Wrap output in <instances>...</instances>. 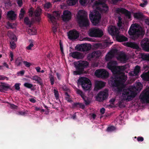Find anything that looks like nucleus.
Wrapping results in <instances>:
<instances>
[{
	"mask_svg": "<svg viewBox=\"0 0 149 149\" xmlns=\"http://www.w3.org/2000/svg\"><path fill=\"white\" fill-rule=\"evenodd\" d=\"M117 63L115 61H111L107 64V67L114 74H116L111 77L109 81L110 86H112L113 90L119 93L123 89V91L121 98L123 100L129 101L132 100L143 88V85L140 82H136L134 87H130L129 88L124 89V83L127 79V75L122 72L126 68L125 66H117Z\"/></svg>",
	"mask_w": 149,
	"mask_h": 149,
	"instance_id": "nucleus-1",
	"label": "nucleus"
},
{
	"mask_svg": "<svg viewBox=\"0 0 149 149\" xmlns=\"http://www.w3.org/2000/svg\"><path fill=\"white\" fill-rule=\"evenodd\" d=\"M106 0H91L89 4H91L94 10L89 14V17L94 25H96L100 22L101 16L98 11L105 12L108 10V7L105 4Z\"/></svg>",
	"mask_w": 149,
	"mask_h": 149,
	"instance_id": "nucleus-2",
	"label": "nucleus"
},
{
	"mask_svg": "<svg viewBox=\"0 0 149 149\" xmlns=\"http://www.w3.org/2000/svg\"><path fill=\"white\" fill-rule=\"evenodd\" d=\"M77 19L81 27H86L89 25V21L87 18V13L84 10H79L77 14Z\"/></svg>",
	"mask_w": 149,
	"mask_h": 149,
	"instance_id": "nucleus-3",
	"label": "nucleus"
},
{
	"mask_svg": "<svg viewBox=\"0 0 149 149\" xmlns=\"http://www.w3.org/2000/svg\"><path fill=\"white\" fill-rule=\"evenodd\" d=\"M128 33L130 35L135 37L139 36V35L143 34L145 32L139 25L135 24L131 25Z\"/></svg>",
	"mask_w": 149,
	"mask_h": 149,
	"instance_id": "nucleus-4",
	"label": "nucleus"
},
{
	"mask_svg": "<svg viewBox=\"0 0 149 149\" xmlns=\"http://www.w3.org/2000/svg\"><path fill=\"white\" fill-rule=\"evenodd\" d=\"M78 84L81 86L84 90H89L91 86V84L90 80L85 77H81L78 80Z\"/></svg>",
	"mask_w": 149,
	"mask_h": 149,
	"instance_id": "nucleus-5",
	"label": "nucleus"
},
{
	"mask_svg": "<svg viewBox=\"0 0 149 149\" xmlns=\"http://www.w3.org/2000/svg\"><path fill=\"white\" fill-rule=\"evenodd\" d=\"M29 15L31 17L34 16L36 21L38 22L40 21V16L41 14L42 10L39 8H37L33 12V11L32 8L29 9Z\"/></svg>",
	"mask_w": 149,
	"mask_h": 149,
	"instance_id": "nucleus-6",
	"label": "nucleus"
},
{
	"mask_svg": "<svg viewBox=\"0 0 149 149\" xmlns=\"http://www.w3.org/2000/svg\"><path fill=\"white\" fill-rule=\"evenodd\" d=\"M88 34L92 37H100L103 35V32L99 29L93 28L89 30Z\"/></svg>",
	"mask_w": 149,
	"mask_h": 149,
	"instance_id": "nucleus-7",
	"label": "nucleus"
},
{
	"mask_svg": "<svg viewBox=\"0 0 149 149\" xmlns=\"http://www.w3.org/2000/svg\"><path fill=\"white\" fill-rule=\"evenodd\" d=\"M95 74L97 77L103 79L107 78L109 76L108 72L104 69H100L96 70L95 72Z\"/></svg>",
	"mask_w": 149,
	"mask_h": 149,
	"instance_id": "nucleus-8",
	"label": "nucleus"
},
{
	"mask_svg": "<svg viewBox=\"0 0 149 149\" xmlns=\"http://www.w3.org/2000/svg\"><path fill=\"white\" fill-rule=\"evenodd\" d=\"M108 91L107 89H105L100 92L96 97V100L99 102H102L107 99L109 96Z\"/></svg>",
	"mask_w": 149,
	"mask_h": 149,
	"instance_id": "nucleus-9",
	"label": "nucleus"
},
{
	"mask_svg": "<svg viewBox=\"0 0 149 149\" xmlns=\"http://www.w3.org/2000/svg\"><path fill=\"white\" fill-rule=\"evenodd\" d=\"M140 98L143 103L149 102V87L143 92Z\"/></svg>",
	"mask_w": 149,
	"mask_h": 149,
	"instance_id": "nucleus-10",
	"label": "nucleus"
},
{
	"mask_svg": "<svg viewBox=\"0 0 149 149\" xmlns=\"http://www.w3.org/2000/svg\"><path fill=\"white\" fill-rule=\"evenodd\" d=\"M61 12L60 11H55L53 12V15L47 14V17H49L50 20L54 24L56 23V20L60 17Z\"/></svg>",
	"mask_w": 149,
	"mask_h": 149,
	"instance_id": "nucleus-11",
	"label": "nucleus"
},
{
	"mask_svg": "<svg viewBox=\"0 0 149 149\" xmlns=\"http://www.w3.org/2000/svg\"><path fill=\"white\" fill-rule=\"evenodd\" d=\"M68 37L70 39H76L79 36V33L75 30H71L67 33Z\"/></svg>",
	"mask_w": 149,
	"mask_h": 149,
	"instance_id": "nucleus-12",
	"label": "nucleus"
},
{
	"mask_svg": "<svg viewBox=\"0 0 149 149\" xmlns=\"http://www.w3.org/2000/svg\"><path fill=\"white\" fill-rule=\"evenodd\" d=\"M109 33L111 35L116 36L120 33L119 29L113 26H109L108 28Z\"/></svg>",
	"mask_w": 149,
	"mask_h": 149,
	"instance_id": "nucleus-13",
	"label": "nucleus"
},
{
	"mask_svg": "<svg viewBox=\"0 0 149 149\" xmlns=\"http://www.w3.org/2000/svg\"><path fill=\"white\" fill-rule=\"evenodd\" d=\"M141 44L143 49L145 51H149V39L145 38L141 41Z\"/></svg>",
	"mask_w": 149,
	"mask_h": 149,
	"instance_id": "nucleus-14",
	"label": "nucleus"
},
{
	"mask_svg": "<svg viewBox=\"0 0 149 149\" xmlns=\"http://www.w3.org/2000/svg\"><path fill=\"white\" fill-rule=\"evenodd\" d=\"M62 17L63 21H68L71 19V13L68 10H64L63 11V14L62 15Z\"/></svg>",
	"mask_w": 149,
	"mask_h": 149,
	"instance_id": "nucleus-15",
	"label": "nucleus"
},
{
	"mask_svg": "<svg viewBox=\"0 0 149 149\" xmlns=\"http://www.w3.org/2000/svg\"><path fill=\"white\" fill-rule=\"evenodd\" d=\"M105 84L102 81L96 80L95 81V89L96 90L100 89L105 86Z\"/></svg>",
	"mask_w": 149,
	"mask_h": 149,
	"instance_id": "nucleus-16",
	"label": "nucleus"
},
{
	"mask_svg": "<svg viewBox=\"0 0 149 149\" xmlns=\"http://www.w3.org/2000/svg\"><path fill=\"white\" fill-rule=\"evenodd\" d=\"M116 11L118 13L125 14L127 17L129 19L131 18V13L124 8H118L116 9Z\"/></svg>",
	"mask_w": 149,
	"mask_h": 149,
	"instance_id": "nucleus-17",
	"label": "nucleus"
},
{
	"mask_svg": "<svg viewBox=\"0 0 149 149\" xmlns=\"http://www.w3.org/2000/svg\"><path fill=\"white\" fill-rule=\"evenodd\" d=\"M117 53V50L115 49L112 50L111 51L108 53L106 55L105 57V60L106 61H109L110 59L113 57Z\"/></svg>",
	"mask_w": 149,
	"mask_h": 149,
	"instance_id": "nucleus-18",
	"label": "nucleus"
},
{
	"mask_svg": "<svg viewBox=\"0 0 149 149\" xmlns=\"http://www.w3.org/2000/svg\"><path fill=\"white\" fill-rule=\"evenodd\" d=\"M75 65L78 68H84L87 67L88 65V63L86 61H79L77 62H74Z\"/></svg>",
	"mask_w": 149,
	"mask_h": 149,
	"instance_id": "nucleus-19",
	"label": "nucleus"
},
{
	"mask_svg": "<svg viewBox=\"0 0 149 149\" xmlns=\"http://www.w3.org/2000/svg\"><path fill=\"white\" fill-rule=\"evenodd\" d=\"M117 59L122 62H125L128 59V58L125 54L123 52L118 54V56L117 57Z\"/></svg>",
	"mask_w": 149,
	"mask_h": 149,
	"instance_id": "nucleus-20",
	"label": "nucleus"
},
{
	"mask_svg": "<svg viewBox=\"0 0 149 149\" xmlns=\"http://www.w3.org/2000/svg\"><path fill=\"white\" fill-rule=\"evenodd\" d=\"M70 56L73 58L79 59L82 58L83 56L82 54L77 52H74L70 53Z\"/></svg>",
	"mask_w": 149,
	"mask_h": 149,
	"instance_id": "nucleus-21",
	"label": "nucleus"
},
{
	"mask_svg": "<svg viewBox=\"0 0 149 149\" xmlns=\"http://www.w3.org/2000/svg\"><path fill=\"white\" fill-rule=\"evenodd\" d=\"M101 54L100 51H97L89 54L88 58V59H90L93 58L98 57L100 56Z\"/></svg>",
	"mask_w": 149,
	"mask_h": 149,
	"instance_id": "nucleus-22",
	"label": "nucleus"
},
{
	"mask_svg": "<svg viewBox=\"0 0 149 149\" xmlns=\"http://www.w3.org/2000/svg\"><path fill=\"white\" fill-rule=\"evenodd\" d=\"M91 48V45L88 44H85L80 46V50L81 51H87L90 50Z\"/></svg>",
	"mask_w": 149,
	"mask_h": 149,
	"instance_id": "nucleus-23",
	"label": "nucleus"
},
{
	"mask_svg": "<svg viewBox=\"0 0 149 149\" xmlns=\"http://www.w3.org/2000/svg\"><path fill=\"white\" fill-rule=\"evenodd\" d=\"M140 67L138 65L136 66L134 70L129 73L130 75L131 76H133L137 75L140 71Z\"/></svg>",
	"mask_w": 149,
	"mask_h": 149,
	"instance_id": "nucleus-24",
	"label": "nucleus"
},
{
	"mask_svg": "<svg viewBox=\"0 0 149 149\" xmlns=\"http://www.w3.org/2000/svg\"><path fill=\"white\" fill-rule=\"evenodd\" d=\"M23 62L22 58L21 57H19L17 58L15 60V66L17 67L21 66Z\"/></svg>",
	"mask_w": 149,
	"mask_h": 149,
	"instance_id": "nucleus-25",
	"label": "nucleus"
},
{
	"mask_svg": "<svg viewBox=\"0 0 149 149\" xmlns=\"http://www.w3.org/2000/svg\"><path fill=\"white\" fill-rule=\"evenodd\" d=\"M116 38L117 40L119 42L125 41L127 40V38L123 35H120L119 34L116 35Z\"/></svg>",
	"mask_w": 149,
	"mask_h": 149,
	"instance_id": "nucleus-26",
	"label": "nucleus"
},
{
	"mask_svg": "<svg viewBox=\"0 0 149 149\" xmlns=\"http://www.w3.org/2000/svg\"><path fill=\"white\" fill-rule=\"evenodd\" d=\"M7 15L8 17L11 19H15L16 17V14L12 10L8 12Z\"/></svg>",
	"mask_w": 149,
	"mask_h": 149,
	"instance_id": "nucleus-27",
	"label": "nucleus"
},
{
	"mask_svg": "<svg viewBox=\"0 0 149 149\" xmlns=\"http://www.w3.org/2000/svg\"><path fill=\"white\" fill-rule=\"evenodd\" d=\"M31 79L36 81L40 85H42L43 84L41 79L38 76H33L31 78Z\"/></svg>",
	"mask_w": 149,
	"mask_h": 149,
	"instance_id": "nucleus-28",
	"label": "nucleus"
},
{
	"mask_svg": "<svg viewBox=\"0 0 149 149\" xmlns=\"http://www.w3.org/2000/svg\"><path fill=\"white\" fill-rule=\"evenodd\" d=\"M141 77L143 80L149 81V71L147 72L143 73Z\"/></svg>",
	"mask_w": 149,
	"mask_h": 149,
	"instance_id": "nucleus-29",
	"label": "nucleus"
},
{
	"mask_svg": "<svg viewBox=\"0 0 149 149\" xmlns=\"http://www.w3.org/2000/svg\"><path fill=\"white\" fill-rule=\"evenodd\" d=\"M7 35L11 40H14L15 41H17V38L16 36L12 32L8 31V32Z\"/></svg>",
	"mask_w": 149,
	"mask_h": 149,
	"instance_id": "nucleus-30",
	"label": "nucleus"
},
{
	"mask_svg": "<svg viewBox=\"0 0 149 149\" xmlns=\"http://www.w3.org/2000/svg\"><path fill=\"white\" fill-rule=\"evenodd\" d=\"M10 88V86L7 84L2 83L0 85V91H2L3 90H6Z\"/></svg>",
	"mask_w": 149,
	"mask_h": 149,
	"instance_id": "nucleus-31",
	"label": "nucleus"
},
{
	"mask_svg": "<svg viewBox=\"0 0 149 149\" xmlns=\"http://www.w3.org/2000/svg\"><path fill=\"white\" fill-rule=\"evenodd\" d=\"M78 0H67V3L70 6L75 5L77 2Z\"/></svg>",
	"mask_w": 149,
	"mask_h": 149,
	"instance_id": "nucleus-32",
	"label": "nucleus"
},
{
	"mask_svg": "<svg viewBox=\"0 0 149 149\" xmlns=\"http://www.w3.org/2000/svg\"><path fill=\"white\" fill-rule=\"evenodd\" d=\"M28 32L30 35H34L36 33V30L34 28L29 29L28 31Z\"/></svg>",
	"mask_w": 149,
	"mask_h": 149,
	"instance_id": "nucleus-33",
	"label": "nucleus"
},
{
	"mask_svg": "<svg viewBox=\"0 0 149 149\" xmlns=\"http://www.w3.org/2000/svg\"><path fill=\"white\" fill-rule=\"evenodd\" d=\"M7 27L8 29H13L16 26V24L15 23H10L8 22L7 23Z\"/></svg>",
	"mask_w": 149,
	"mask_h": 149,
	"instance_id": "nucleus-34",
	"label": "nucleus"
},
{
	"mask_svg": "<svg viewBox=\"0 0 149 149\" xmlns=\"http://www.w3.org/2000/svg\"><path fill=\"white\" fill-rule=\"evenodd\" d=\"M141 58L144 60L149 61V54H142Z\"/></svg>",
	"mask_w": 149,
	"mask_h": 149,
	"instance_id": "nucleus-35",
	"label": "nucleus"
},
{
	"mask_svg": "<svg viewBox=\"0 0 149 149\" xmlns=\"http://www.w3.org/2000/svg\"><path fill=\"white\" fill-rule=\"evenodd\" d=\"M134 17L137 19H140L142 18L143 15L140 13H136L134 14Z\"/></svg>",
	"mask_w": 149,
	"mask_h": 149,
	"instance_id": "nucleus-36",
	"label": "nucleus"
},
{
	"mask_svg": "<svg viewBox=\"0 0 149 149\" xmlns=\"http://www.w3.org/2000/svg\"><path fill=\"white\" fill-rule=\"evenodd\" d=\"M81 5L83 6H86L89 3L88 0H79Z\"/></svg>",
	"mask_w": 149,
	"mask_h": 149,
	"instance_id": "nucleus-37",
	"label": "nucleus"
},
{
	"mask_svg": "<svg viewBox=\"0 0 149 149\" xmlns=\"http://www.w3.org/2000/svg\"><path fill=\"white\" fill-rule=\"evenodd\" d=\"M16 47V45L15 42L14 41H11L10 42V47L12 49H15Z\"/></svg>",
	"mask_w": 149,
	"mask_h": 149,
	"instance_id": "nucleus-38",
	"label": "nucleus"
},
{
	"mask_svg": "<svg viewBox=\"0 0 149 149\" xmlns=\"http://www.w3.org/2000/svg\"><path fill=\"white\" fill-rule=\"evenodd\" d=\"M49 78L51 84L53 85L54 84V76L52 74H50L49 75Z\"/></svg>",
	"mask_w": 149,
	"mask_h": 149,
	"instance_id": "nucleus-39",
	"label": "nucleus"
},
{
	"mask_svg": "<svg viewBox=\"0 0 149 149\" xmlns=\"http://www.w3.org/2000/svg\"><path fill=\"white\" fill-rule=\"evenodd\" d=\"M83 100H84L85 103L86 104L88 105L89 104L90 102L91 101L89 99V98L86 97V96H84L83 98H82Z\"/></svg>",
	"mask_w": 149,
	"mask_h": 149,
	"instance_id": "nucleus-40",
	"label": "nucleus"
},
{
	"mask_svg": "<svg viewBox=\"0 0 149 149\" xmlns=\"http://www.w3.org/2000/svg\"><path fill=\"white\" fill-rule=\"evenodd\" d=\"M52 24L53 25L52 27L53 31L54 33H55L56 31V29L58 26V24H57L56 22V23L55 24H54L53 23H52Z\"/></svg>",
	"mask_w": 149,
	"mask_h": 149,
	"instance_id": "nucleus-41",
	"label": "nucleus"
},
{
	"mask_svg": "<svg viewBox=\"0 0 149 149\" xmlns=\"http://www.w3.org/2000/svg\"><path fill=\"white\" fill-rule=\"evenodd\" d=\"M51 7V4L49 3L48 2L46 3L44 5V7L45 10H47V9Z\"/></svg>",
	"mask_w": 149,
	"mask_h": 149,
	"instance_id": "nucleus-42",
	"label": "nucleus"
},
{
	"mask_svg": "<svg viewBox=\"0 0 149 149\" xmlns=\"http://www.w3.org/2000/svg\"><path fill=\"white\" fill-rule=\"evenodd\" d=\"M24 85L25 87L29 88H31L33 86V84L27 82L24 83Z\"/></svg>",
	"mask_w": 149,
	"mask_h": 149,
	"instance_id": "nucleus-43",
	"label": "nucleus"
},
{
	"mask_svg": "<svg viewBox=\"0 0 149 149\" xmlns=\"http://www.w3.org/2000/svg\"><path fill=\"white\" fill-rule=\"evenodd\" d=\"M20 13L19 14V17L20 19L23 18L24 14L25 13V11L24 9L22 8L20 10Z\"/></svg>",
	"mask_w": 149,
	"mask_h": 149,
	"instance_id": "nucleus-44",
	"label": "nucleus"
},
{
	"mask_svg": "<svg viewBox=\"0 0 149 149\" xmlns=\"http://www.w3.org/2000/svg\"><path fill=\"white\" fill-rule=\"evenodd\" d=\"M54 93L55 97L56 100L59 98V93L58 90L56 89H54Z\"/></svg>",
	"mask_w": 149,
	"mask_h": 149,
	"instance_id": "nucleus-45",
	"label": "nucleus"
},
{
	"mask_svg": "<svg viewBox=\"0 0 149 149\" xmlns=\"http://www.w3.org/2000/svg\"><path fill=\"white\" fill-rule=\"evenodd\" d=\"M116 130L115 127L113 126L109 127L107 129V131L109 132L113 131Z\"/></svg>",
	"mask_w": 149,
	"mask_h": 149,
	"instance_id": "nucleus-46",
	"label": "nucleus"
},
{
	"mask_svg": "<svg viewBox=\"0 0 149 149\" xmlns=\"http://www.w3.org/2000/svg\"><path fill=\"white\" fill-rule=\"evenodd\" d=\"M77 92L78 94L80 95L82 98H83L85 96L84 94L79 89H77Z\"/></svg>",
	"mask_w": 149,
	"mask_h": 149,
	"instance_id": "nucleus-47",
	"label": "nucleus"
},
{
	"mask_svg": "<svg viewBox=\"0 0 149 149\" xmlns=\"http://www.w3.org/2000/svg\"><path fill=\"white\" fill-rule=\"evenodd\" d=\"M24 23L27 25H30L31 24V22L28 17H26L24 19Z\"/></svg>",
	"mask_w": 149,
	"mask_h": 149,
	"instance_id": "nucleus-48",
	"label": "nucleus"
},
{
	"mask_svg": "<svg viewBox=\"0 0 149 149\" xmlns=\"http://www.w3.org/2000/svg\"><path fill=\"white\" fill-rule=\"evenodd\" d=\"M65 99L67 101L69 102L71 101V100L69 98L70 95L67 92H65Z\"/></svg>",
	"mask_w": 149,
	"mask_h": 149,
	"instance_id": "nucleus-49",
	"label": "nucleus"
},
{
	"mask_svg": "<svg viewBox=\"0 0 149 149\" xmlns=\"http://www.w3.org/2000/svg\"><path fill=\"white\" fill-rule=\"evenodd\" d=\"M24 64L27 67H29L31 65V64L26 61H24L23 62Z\"/></svg>",
	"mask_w": 149,
	"mask_h": 149,
	"instance_id": "nucleus-50",
	"label": "nucleus"
},
{
	"mask_svg": "<svg viewBox=\"0 0 149 149\" xmlns=\"http://www.w3.org/2000/svg\"><path fill=\"white\" fill-rule=\"evenodd\" d=\"M144 2V3H141L140 4V6L141 7H144L147 4L148 2L146 0H142Z\"/></svg>",
	"mask_w": 149,
	"mask_h": 149,
	"instance_id": "nucleus-51",
	"label": "nucleus"
},
{
	"mask_svg": "<svg viewBox=\"0 0 149 149\" xmlns=\"http://www.w3.org/2000/svg\"><path fill=\"white\" fill-rule=\"evenodd\" d=\"M33 46V42H32L29 45L26 47V49L28 50H31V48Z\"/></svg>",
	"mask_w": 149,
	"mask_h": 149,
	"instance_id": "nucleus-52",
	"label": "nucleus"
},
{
	"mask_svg": "<svg viewBox=\"0 0 149 149\" xmlns=\"http://www.w3.org/2000/svg\"><path fill=\"white\" fill-rule=\"evenodd\" d=\"M128 46L130 47H133V48H137L138 47V46L137 45H135L133 43H130L129 44Z\"/></svg>",
	"mask_w": 149,
	"mask_h": 149,
	"instance_id": "nucleus-53",
	"label": "nucleus"
},
{
	"mask_svg": "<svg viewBox=\"0 0 149 149\" xmlns=\"http://www.w3.org/2000/svg\"><path fill=\"white\" fill-rule=\"evenodd\" d=\"M7 2H4V4L5 6L6 7H7V8L11 6V3L10 1H7Z\"/></svg>",
	"mask_w": 149,
	"mask_h": 149,
	"instance_id": "nucleus-54",
	"label": "nucleus"
},
{
	"mask_svg": "<svg viewBox=\"0 0 149 149\" xmlns=\"http://www.w3.org/2000/svg\"><path fill=\"white\" fill-rule=\"evenodd\" d=\"M19 85L20 84L19 83H16L14 86L15 87V89L17 90H19L20 88V87H19Z\"/></svg>",
	"mask_w": 149,
	"mask_h": 149,
	"instance_id": "nucleus-55",
	"label": "nucleus"
},
{
	"mask_svg": "<svg viewBox=\"0 0 149 149\" xmlns=\"http://www.w3.org/2000/svg\"><path fill=\"white\" fill-rule=\"evenodd\" d=\"M79 105V107L82 109H84L85 107L84 105L82 104L79 103H76V105Z\"/></svg>",
	"mask_w": 149,
	"mask_h": 149,
	"instance_id": "nucleus-56",
	"label": "nucleus"
},
{
	"mask_svg": "<svg viewBox=\"0 0 149 149\" xmlns=\"http://www.w3.org/2000/svg\"><path fill=\"white\" fill-rule=\"evenodd\" d=\"M19 114L21 115H23L27 114V111H20L19 112Z\"/></svg>",
	"mask_w": 149,
	"mask_h": 149,
	"instance_id": "nucleus-57",
	"label": "nucleus"
},
{
	"mask_svg": "<svg viewBox=\"0 0 149 149\" xmlns=\"http://www.w3.org/2000/svg\"><path fill=\"white\" fill-rule=\"evenodd\" d=\"M24 72H25L23 70H21L19 72H18L17 73V74L18 75L20 74L21 75H23L24 74Z\"/></svg>",
	"mask_w": 149,
	"mask_h": 149,
	"instance_id": "nucleus-58",
	"label": "nucleus"
},
{
	"mask_svg": "<svg viewBox=\"0 0 149 149\" xmlns=\"http://www.w3.org/2000/svg\"><path fill=\"white\" fill-rule=\"evenodd\" d=\"M137 140L138 141H142L143 140V138L142 137H138L137 138Z\"/></svg>",
	"mask_w": 149,
	"mask_h": 149,
	"instance_id": "nucleus-59",
	"label": "nucleus"
},
{
	"mask_svg": "<svg viewBox=\"0 0 149 149\" xmlns=\"http://www.w3.org/2000/svg\"><path fill=\"white\" fill-rule=\"evenodd\" d=\"M17 3L20 6H21L22 4V0H17Z\"/></svg>",
	"mask_w": 149,
	"mask_h": 149,
	"instance_id": "nucleus-60",
	"label": "nucleus"
},
{
	"mask_svg": "<svg viewBox=\"0 0 149 149\" xmlns=\"http://www.w3.org/2000/svg\"><path fill=\"white\" fill-rule=\"evenodd\" d=\"M100 111L102 114H103L105 112V109L104 108H102L100 109Z\"/></svg>",
	"mask_w": 149,
	"mask_h": 149,
	"instance_id": "nucleus-61",
	"label": "nucleus"
},
{
	"mask_svg": "<svg viewBox=\"0 0 149 149\" xmlns=\"http://www.w3.org/2000/svg\"><path fill=\"white\" fill-rule=\"evenodd\" d=\"M10 106L11 108L12 109H16L17 108V106L13 104H10Z\"/></svg>",
	"mask_w": 149,
	"mask_h": 149,
	"instance_id": "nucleus-62",
	"label": "nucleus"
},
{
	"mask_svg": "<svg viewBox=\"0 0 149 149\" xmlns=\"http://www.w3.org/2000/svg\"><path fill=\"white\" fill-rule=\"evenodd\" d=\"M29 101L31 102H33V103H35L36 102V100L33 98H31L29 99Z\"/></svg>",
	"mask_w": 149,
	"mask_h": 149,
	"instance_id": "nucleus-63",
	"label": "nucleus"
},
{
	"mask_svg": "<svg viewBox=\"0 0 149 149\" xmlns=\"http://www.w3.org/2000/svg\"><path fill=\"white\" fill-rule=\"evenodd\" d=\"M119 27H121L123 25V23L122 22H118V23H117Z\"/></svg>",
	"mask_w": 149,
	"mask_h": 149,
	"instance_id": "nucleus-64",
	"label": "nucleus"
}]
</instances>
